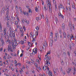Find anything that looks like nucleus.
Here are the masks:
<instances>
[{
    "mask_svg": "<svg viewBox=\"0 0 76 76\" xmlns=\"http://www.w3.org/2000/svg\"><path fill=\"white\" fill-rule=\"evenodd\" d=\"M7 31V29L6 28H4L3 32H4V36L5 38V39H6V38L7 37V35H6V32Z\"/></svg>",
    "mask_w": 76,
    "mask_h": 76,
    "instance_id": "20e7f679",
    "label": "nucleus"
},
{
    "mask_svg": "<svg viewBox=\"0 0 76 76\" xmlns=\"http://www.w3.org/2000/svg\"><path fill=\"white\" fill-rule=\"evenodd\" d=\"M10 3H12V0H8Z\"/></svg>",
    "mask_w": 76,
    "mask_h": 76,
    "instance_id": "a18cd8bd",
    "label": "nucleus"
},
{
    "mask_svg": "<svg viewBox=\"0 0 76 76\" xmlns=\"http://www.w3.org/2000/svg\"><path fill=\"white\" fill-rule=\"evenodd\" d=\"M35 39H34V38H33V39L32 40V43L31 44V47H32L33 46V44L34 43V42H35Z\"/></svg>",
    "mask_w": 76,
    "mask_h": 76,
    "instance_id": "9b49d317",
    "label": "nucleus"
},
{
    "mask_svg": "<svg viewBox=\"0 0 76 76\" xmlns=\"http://www.w3.org/2000/svg\"><path fill=\"white\" fill-rule=\"evenodd\" d=\"M26 23L28 25H29V21L28 20H26Z\"/></svg>",
    "mask_w": 76,
    "mask_h": 76,
    "instance_id": "473e14b6",
    "label": "nucleus"
},
{
    "mask_svg": "<svg viewBox=\"0 0 76 76\" xmlns=\"http://www.w3.org/2000/svg\"><path fill=\"white\" fill-rule=\"evenodd\" d=\"M29 6H27V8L29 10V9H30V8H29Z\"/></svg>",
    "mask_w": 76,
    "mask_h": 76,
    "instance_id": "6e6d98bb",
    "label": "nucleus"
},
{
    "mask_svg": "<svg viewBox=\"0 0 76 76\" xmlns=\"http://www.w3.org/2000/svg\"><path fill=\"white\" fill-rule=\"evenodd\" d=\"M55 10L56 12L57 11V5H55Z\"/></svg>",
    "mask_w": 76,
    "mask_h": 76,
    "instance_id": "393cba45",
    "label": "nucleus"
},
{
    "mask_svg": "<svg viewBox=\"0 0 76 76\" xmlns=\"http://www.w3.org/2000/svg\"><path fill=\"white\" fill-rule=\"evenodd\" d=\"M36 19L37 20V21H38V20H39V17H36Z\"/></svg>",
    "mask_w": 76,
    "mask_h": 76,
    "instance_id": "2f4dec72",
    "label": "nucleus"
},
{
    "mask_svg": "<svg viewBox=\"0 0 76 76\" xmlns=\"http://www.w3.org/2000/svg\"><path fill=\"white\" fill-rule=\"evenodd\" d=\"M43 46H44V47H47V42H44V43L43 44Z\"/></svg>",
    "mask_w": 76,
    "mask_h": 76,
    "instance_id": "ddd939ff",
    "label": "nucleus"
},
{
    "mask_svg": "<svg viewBox=\"0 0 76 76\" xmlns=\"http://www.w3.org/2000/svg\"><path fill=\"white\" fill-rule=\"evenodd\" d=\"M18 65L19 66H21V64L20 63H19L18 64Z\"/></svg>",
    "mask_w": 76,
    "mask_h": 76,
    "instance_id": "4d7b16f0",
    "label": "nucleus"
},
{
    "mask_svg": "<svg viewBox=\"0 0 76 76\" xmlns=\"http://www.w3.org/2000/svg\"><path fill=\"white\" fill-rule=\"evenodd\" d=\"M65 26V24L63 23L62 24V27Z\"/></svg>",
    "mask_w": 76,
    "mask_h": 76,
    "instance_id": "c03bdc74",
    "label": "nucleus"
},
{
    "mask_svg": "<svg viewBox=\"0 0 76 76\" xmlns=\"http://www.w3.org/2000/svg\"><path fill=\"white\" fill-rule=\"evenodd\" d=\"M48 5H49V13H52V9L51 7V4H50V1H49V0H48Z\"/></svg>",
    "mask_w": 76,
    "mask_h": 76,
    "instance_id": "7ed1b4c3",
    "label": "nucleus"
},
{
    "mask_svg": "<svg viewBox=\"0 0 76 76\" xmlns=\"http://www.w3.org/2000/svg\"><path fill=\"white\" fill-rule=\"evenodd\" d=\"M11 56H14V54L11 53Z\"/></svg>",
    "mask_w": 76,
    "mask_h": 76,
    "instance_id": "bf43d9fd",
    "label": "nucleus"
},
{
    "mask_svg": "<svg viewBox=\"0 0 76 76\" xmlns=\"http://www.w3.org/2000/svg\"><path fill=\"white\" fill-rule=\"evenodd\" d=\"M51 35L52 36V38H53V32L51 33Z\"/></svg>",
    "mask_w": 76,
    "mask_h": 76,
    "instance_id": "5fc2aeb1",
    "label": "nucleus"
},
{
    "mask_svg": "<svg viewBox=\"0 0 76 76\" xmlns=\"http://www.w3.org/2000/svg\"><path fill=\"white\" fill-rule=\"evenodd\" d=\"M0 32H3V30L1 28V23H0Z\"/></svg>",
    "mask_w": 76,
    "mask_h": 76,
    "instance_id": "dca6fc26",
    "label": "nucleus"
},
{
    "mask_svg": "<svg viewBox=\"0 0 76 76\" xmlns=\"http://www.w3.org/2000/svg\"><path fill=\"white\" fill-rule=\"evenodd\" d=\"M55 35L56 36V38L57 39L58 38V33H55Z\"/></svg>",
    "mask_w": 76,
    "mask_h": 76,
    "instance_id": "f3484780",
    "label": "nucleus"
},
{
    "mask_svg": "<svg viewBox=\"0 0 76 76\" xmlns=\"http://www.w3.org/2000/svg\"><path fill=\"white\" fill-rule=\"evenodd\" d=\"M50 51L49 52H48L47 53V55H48V54H50Z\"/></svg>",
    "mask_w": 76,
    "mask_h": 76,
    "instance_id": "09e8293b",
    "label": "nucleus"
},
{
    "mask_svg": "<svg viewBox=\"0 0 76 76\" xmlns=\"http://www.w3.org/2000/svg\"><path fill=\"white\" fill-rule=\"evenodd\" d=\"M63 35L64 38H66V33L65 32H63Z\"/></svg>",
    "mask_w": 76,
    "mask_h": 76,
    "instance_id": "f8f14e48",
    "label": "nucleus"
},
{
    "mask_svg": "<svg viewBox=\"0 0 76 76\" xmlns=\"http://www.w3.org/2000/svg\"><path fill=\"white\" fill-rule=\"evenodd\" d=\"M60 70L61 71H62L63 70V69H62V68H60Z\"/></svg>",
    "mask_w": 76,
    "mask_h": 76,
    "instance_id": "338daca9",
    "label": "nucleus"
},
{
    "mask_svg": "<svg viewBox=\"0 0 76 76\" xmlns=\"http://www.w3.org/2000/svg\"><path fill=\"white\" fill-rule=\"evenodd\" d=\"M4 59H6V56H4Z\"/></svg>",
    "mask_w": 76,
    "mask_h": 76,
    "instance_id": "680f3d73",
    "label": "nucleus"
},
{
    "mask_svg": "<svg viewBox=\"0 0 76 76\" xmlns=\"http://www.w3.org/2000/svg\"><path fill=\"white\" fill-rule=\"evenodd\" d=\"M59 32L60 34H61V32H62V31L61 29L59 30Z\"/></svg>",
    "mask_w": 76,
    "mask_h": 76,
    "instance_id": "c9c22d12",
    "label": "nucleus"
},
{
    "mask_svg": "<svg viewBox=\"0 0 76 76\" xmlns=\"http://www.w3.org/2000/svg\"><path fill=\"white\" fill-rule=\"evenodd\" d=\"M23 29L24 30V31H25V26H23Z\"/></svg>",
    "mask_w": 76,
    "mask_h": 76,
    "instance_id": "13d9d810",
    "label": "nucleus"
},
{
    "mask_svg": "<svg viewBox=\"0 0 76 76\" xmlns=\"http://www.w3.org/2000/svg\"><path fill=\"white\" fill-rule=\"evenodd\" d=\"M1 42V46H3L4 45V41L3 40V39H0Z\"/></svg>",
    "mask_w": 76,
    "mask_h": 76,
    "instance_id": "0eeeda50",
    "label": "nucleus"
},
{
    "mask_svg": "<svg viewBox=\"0 0 76 76\" xmlns=\"http://www.w3.org/2000/svg\"><path fill=\"white\" fill-rule=\"evenodd\" d=\"M10 34L9 35L10 37H12L13 38H15V32H14L13 30H12V28L10 27Z\"/></svg>",
    "mask_w": 76,
    "mask_h": 76,
    "instance_id": "f257e3e1",
    "label": "nucleus"
},
{
    "mask_svg": "<svg viewBox=\"0 0 76 76\" xmlns=\"http://www.w3.org/2000/svg\"><path fill=\"white\" fill-rule=\"evenodd\" d=\"M20 11L21 13V14L22 15V9H20Z\"/></svg>",
    "mask_w": 76,
    "mask_h": 76,
    "instance_id": "72a5a7b5",
    "label": "nucleus"
},
{
    "mask_svg": "<svg viewBox=\"0 0 76 76\" xmlns=\"http://www.w3.org/2000/svg\"><path fill=\"white\" fill-rule=\"evenodd\" d=\"M73 69H74V71H73L72 73H73V75H75L76 74V68H75V67H73Z\"/></svg>",
    "mask_w": 76,
    "mask_h": 76,
    "instance_id": "1a4fd4ad",
    "label": "nucleus"
},
{
    "mask_svg": "<svg viewBox=\"0 0 76 76\" xmlns=\"http://www.w3.org/2000/svg\"><path fill=\"white\" fill-rule=\"evenodd\" d=\"M20 32H21L22 33L23 32V29H22L21 27L20 28Z\"/></svg>",
    "mask_w": 76,
    "mask_h": 76,
    "instance_id": "412c9836",
    "label": "nucleus"
},
{
    "mask_svg": "<svg viewBox=\"0 0 76 76\" xmlns=\"http://www.w3.org/2000/svg\"><path fill=\"white\" fill-rule=\"evenodd\" d=\"M53 3L54 4H56V1L55 0H53Z\"/></svg>",
    "mask_w": 76,
    "mask_h": 76,
    "instance_id": "58836bf2",
    "label": "nucleus"
},
{
    "mask_svg": "<svg viewBox=\"0 0 76 76\" xmlns=\"http://www.w3.org/2000/svg\"><path fill=\"white\" fill-rule=\"evenodd\" d=\"M58 7L59 10H60V8H63V6L62 5H61H61L58 6Z\"/></svg>",
    "mask_w": 76,
    "mask_h": 76,
    "instance_id": "4468645a",
    "label": "nucleus"
},
{
    "mask_svg": "<svg viewBox=\"0 0 76 76\" xmlns=\"http://www.w3.org/2000/svg\"><path fill=\"white\" fill-rule=\"evenodd\" d=\"M7 27H9V23H7Z\"/></svg>",
    "mask_w": 76,
    "mask_h": 76,
    "instance_id": "603ef678",
    "label": "nucleus"
},
{
    "mask_svg": "<svg viewBox=\"0 0 76 76\" xmlns=\"http://www.w3.org/2000/svg\"><path fill=\"white\" fill-rule=\"evenodd\" d=\"M35 10L36 12H38V8H37V7L35 8Z\"/></svg>",
    "mask_w": 76,
    "mask_h": 76,
    "instance_id": "a878e982",
    "label": "nucleus"
},
{
    "mask_svg": "<svg viewBox=\"0 0 76 76\" xmlns=\"http://www.w3.org/2000/svg\"><path fill=\"white\" fill-rule=\"evenodd\" d=\"M69 48H70V50H72V46L71 45H70L69 46Z\"/></svg>",
    "mask_w": 76,
    "mask_h": 76,
    "instance_id": "49530a36",
    "label": "nucleus"
},
{
    "mask_svg": "<svg viewBox=\"0 0 76 76\" xmlns=\"http://www.w3.org/2000/svg\"><path fill=\"white\" fill-rule=\"evenodd\" d=\"M66 11L68 10V8H67V7H66Z\"/></svg>",
    "mask_w": 76,
    "mask_h": 76,
    "instance_id": "0e129e2a",
    "label": "nucleus"
},
{
    "mask_svg": "<svg viewBox=\"0 0 76 76\" xmlns=\"http://www.w3.org/2000/svg\"><path fill=\"white\" fill-rule=\"evenodd\" d=\"M3 51V48H1L0 49V51L1 52Z\"/></svg>",
    "mask_w": 76,
    "mask_h": 76,
    "instance_id": "a19ab883",
    "label": "nucleus"
},
{
    "mask_svg": "<svg viewBox=\"0 0 76 76\" xmlns=\"http://www.w3.org/2000/svg\"><path fill=\"white\" fill-rule=\"evenodd\" d=\"M58 15L59 17L61 16L62 15H61V12H59V13L58 14Z\"/></svg>",
    "mask_w": 76,
    "mask_h": 76,
    "instance_id": "c85d7f7f",
    "label": "nucleus"
},
{
    "mask_svg": "<svg viewBox=\"0 0 76 76\" xmlns=\"http://www.w3.org/2000/svg\"><path fill=\"white\" fill-rule=\"evenodd\" d=\"M7 42H10V43L11 42V41H10V40H9L8 39L7 40Z\"/></svg>",
    "mask_w": 76,
    "mask_h": 76,
    "instance_id": "f704fd0d",
    "label": "nucleus"
},
{
    "mask_svg": "<svg viewBox=\"0 0 76 76\" xmlns=\"http://www.w3.org/2000/svg\"><path fill=\"white\" fill-rule=\"evenodd\" d=\"M61 16V18H64V16L63 15H62Z\"/></svg>",
    "mask_w": 76,
    "mask_h": 76,
    "instance_id": "774afa93",
    "label": "nucleus"
},
{
    "mask_svg": "<svg viewBox=\"0 0 76 76\" xmlns=\"http://www.w3.org/2000/svg\"><path fill=\"white\" fill-rule=\"evenodd\" d=\"M44 9L45 10V11H46V10H47L48 9V8H47H47H46V6L45 5H44Z\"/></svg>",
    "mask_w": 76,
    "mask_h": 76,
    "instance_id": "aec40b11",
    "label": "nucleus"
},
{
    "mask_svg": "<svg viewBox=\"0 0 76 76\" xmlns=\"http://www.w3.org/2000/svg\"><path fill=\"white\" fill-rule=\"evenodd\" d=\"M28 12L30 13H32V11H31V10L30 9L28 10Z\"/></svg>",
    "mask_w": 76,
    "mask_h": 76,
    "instance_id": "b1692460",
    "label": "nucleus"
},
{
    "mask_svg": "<svg viewBox=\"0 0 76 76\" xmlns=\"http://www.w3.org/2000/svg\"><path fill=\"white\" fill-rule=\"evenodd\" d=\"M36 34H37V35H38V31H37L36 32Z\"/></svg>",
    "mask_w": 76,
    "mask_h": 76,
    "instance_id": "37998d69",
    "label": "nucleus"
},
{
    "mask_svg": "<svg viewBox=\"0 0 76 76\" xmlns=\"http://www.w3.org/2000/svg\"><path fill=\"white\" fill-rule=\"evenodd\" d=\"M1 38L0 39H3V33H1Z\"/></svg>",
    "mask_w": 76,
    "mask_h": 76,
    "instance_id": "a211bd4d",
    "label": "nucleus"
},
{
    "mask_svg": "<svg viewBox=\"0 0 76 76\" xmlns=\"http://www.w3.org/2000/svg\"><path fill=\"white\" fill-rule=\"evenodd\" d=\"M67 53L68 56H70V52L69 51H68Z\"/></svg>",
    "mask_w": 76,
    "mask_h": 76,
    "instance_id": "c756f323",
    "label": "nucleus"
},
{
    "mask_svg": "<svg viewBox=\"0 0 76 76\" xmlns=\"http://www.w3.org/2000/svg\"><path fill=\"white\" fill-rule=\"evenodd\" d=\"M17 41L15 40V41H13L12 42V46L13 47H16L18 45V43L17 42Z\"/></svg>",
    "mask_w": 76,
    "mask_h": 76,
    "instance_id": "39448f33",
    "label": "nucleus"
},
{
    "mask_svg": "<svg viewBox=\"0 0 76 76\" xmlns=\"http://www.w3.org/2000/svg\"><path fill=\"white\" fill-rule=\"evenodd\" d=\"M37 48H36L35 49H34L33 50L32 54H33V55H35V54H37Z\"/></svg>",
    "mask_w": 76,
    "mask_h": 76,
    "instance_id": "423d86ee",
    "label": "nucleus"
},
{
    "mask_svg": "<svg viewBox=\"0 0 76 76\" xmlns=\"http://www.w3.org/2000/svg\"><path fill=\"white\" fill-rule=\"evenodd\" d=\"M70 31H72V27H70Z\"/></svg>",
    "mask_w": 76,
    "mask_h": 76,
    "instance_id": "052dcab7",
    "label": "nucleus"
},
{
    "mask_svg": "<svg viewBox=\"0 0 76 76\" xmlns=\"http://www.w3.org/2000/svg\"><path fill=\"white\" fill-rule=\"evenodd\" d=\"M26 14L27 15V16H28L29 15V13L28 12H26Z\"/></svg>",
    "mask_w": 76,
    "mask_h": 76,
    "instance_id": "e2e57ef3",
    "label": "nucleus"
},
{
    "mask_svg": "<svg viewBox=\"0 0 76 76\" xmlns=\"http://www.w3.org/2000/svg\"><path fill=\"white\" fill-rule=\"evenodd\" d=\"M23 56V53H22L20 55V57H22Z\"/></svg>",
    "mask_w": 76,
    "mask_h": 76,
    "instance_id": "864d4df0",
    "label": "nucleus"
},
{
    "mask_svg": "<svg viewBox=\"0 0 76 76\" xmlns=\"http://www.w3.org/2000/svg\"><path fill=\"white\" fill-rule=\"evenodd\" d=\"M30 37H33V39L34 38V39L35 40V38H36V35H33V36H32V37H31L30 36Z\"/></svg>",
    "mask_w": 76,
    "mask_h": 76,
    "instance_id": "2eb2a0df",
    "label": "nucleus"
},
{
    "mask_svg": "<svg viewBox=\"0 0 76 76\" xmlns=\"http://www.w3.org/2000/svg\"><path fill=\"white\" fill-rule=\"evenodd\" d=\"M36 30H37V31H38V30H39V27H38V26H36Z\"/></svg>",
    "mask_w": 76,
    "mask_h": 76,
    "instance_id": "cd10ccee",
    "label": "nucleus"
},
{
    "mask_svg": "<svg viewBox=\"0 0 76 76\" xmlns=\"http://www.w3.org/2000/svg\"><path fill=\"white\" fill-rule=\"evenodd\" d=\"M12 49V47L10 45H8V51H10V50Z\"/></svg>",
    "mask_w": 76,
    "mask_h": 76,
    "instance_id": "9d476101",
    "label": "nucleus"
},
{
    "mask_svg": "<svg viewBox=\"0 0 76 76\" xmlns=\"http://www.w3.org/2000/svg\"><path fill=\"white\" fill-rule=\"evenodd\" d=\"M40 17H42V18H43V19H44V15H41Z\"/></svg>",
    "mask_w": 76,
    "mask_h": 76,
    "instance_id": "e433bc0d",
    "label": "nucleus"
},
{
    "mask_svg": "<svg viewBox=\"0 0 76 76\" xmlns=\"http://www.w3.org/2000/svg\"><path fill=\"white\" fill-rule=\"evenodd\" d=\"M62 28L63 30H64L65 29V26L62 27Z\"/></svg>",
    "mask_w": 76,
    "mask_h": 76,
    "instance_id": "de8ad7c7",
    "label": "nucleus"
},
{
    "mask_svg": "<svg viewBox=\"0 0 76 76\" xmlns=\"http://www.w3.org/2000/svg\"><path fill=\"white\" fill-rule=\"evenodd\" d=\"M23 13L24 14V15L25 16L26 15V13H25L23 11Z\"/></svg>",
    "mask_w": 76,
    "mask_h": 76,
    "instance_id": "3c124183",
    "label": "nucleus"
},
{
    "mask_svg": "<svg viewBox=\"0 0 76 76\" xmlns=\"http://www.w3.org/2000/svg\"><path fill=\"white\" fill-rule=\"evenodd\" d=\"M4 9V10H3ZM2 10H3V13H4V11H6V10H7V6H5V7H4V8H3Z\"/></svg>",
    "mask_w": 76,
    "mask_h": 76,
    "instance_id": "6e6552de",
    "label": "nucleus"
},
{
    "mask_svg": "<svg viewBox=\"0 0 76 76\" xmlns=\"http://www.w3.org/2000/svg\"><path fill=\"white\" fill-rule=\"evenodd\" d=\"M48 18L47 17H46V22H47V23L48 22Z\"/></svg>",
    "mask_w": 76,
    "mask_h": 76,
    "instance_id": "bb28decb",
    "label": "nucleus"
},
{
    "mask_svg": "<svg viewBox=\"0 0 76 76\" xmlns=\"http://www.w3.org/2000/svg\"><path fill=\"white\" fill-rule=\"evenodd\" d=\"M55 19H56V24H57V23H58V19H57V18H55Z\"/></svg>",
    "mask_w": 76,
    "mask_h": 76,
    "instance_id": "6ab92c4d",
    "label": "nucleus"
},
{
    "mask_svg": "<svg viewBox=\"0 0 76 76\" xmlns=\"http://www.w3.org/2000/svg\"><path fill=\"white\" fill-rule=\"evenodd\" d=\"M46 57L45 58V61L46 62V64H48V62H49V60H51V58L50 56H48L47 55L45 56Z\"/></svg>",
    "mask_w": 76,
    "mask_h": 76,
    "instance_id": "f03ea898",
    "label": "nucleus"
},
{
    "mask_svg": "<svg viewBox=\"0 0 76 76\" xmlns=\"http://www.w3.org/2000/svg\"><path fill=\"white\" fill-rule=\"evenodd\" d=\"M43 70H45L47 69V67L46 66H45L43 67Z\"/></svg>",
    "mask_w": 76,
    "mask_h": 76,
    "instance_id": "4be33fe9",
    "label": "nucleus"
},
{
    "mask_svg": "<svg viewBox=\"0 0 76 76\" xmlns=\"http://www.w3.org/2000/svg\"><path fill=\"white\" fill-rule=\"evenodd\" d=\"M6 15H9V11L7 10Z\"/></svg>",
    "mask_w": 76,
    "mask_h": 76,
    "instance_id": "ea45409f",
    "label": "nucleus"
},
{
    "mask_svg": "<svg viewBox=\"0 0 76 76\" xmlns=\"http://www.w3.org/2000/svg\"><path fill=\"white\" fill-rule=\"evenodd\" d=\"M15 25H18V21H15Z\"/></svg>",
    "mask_w": 76,
    "mask_h": 76,
    "instance_id": "8fccbe9b",
    "label": "nucleus"
},
{
    "mask_svg": "<svg viewBox=\"0 0 76 76\" xmlns=\"http://www.w3.org/2000/svg\"><path fill=\"white\" fill-rule=\"evenodd\" d=\"M67 37H68V38L69 39L70 38V34H69V33H67Z\"/></svg>",
    "mask_w": 76,
    "mask_h": 76,
    "instance_id": "5701e85b",
    "label": "nucleus"
},
{
    "mask_svg": "<svg viewBox=\"0 0 76 76\" xmlns=\"http://www.w3.org/2000/svg\"><path fill=\"white\" fill-rule=\"evenodd\" d=\"M20 43L21 44H24V42L23 41H21L20 42Z\"/></svg>",
    "mask_w": 76,
    "mask_h": 76,
    "instance_id": "7c9ffc66",
    "label": "nucleus"
},
{
    "mask_svg": "<svg viewBox=\"0 0 76 76\" xmlns=\"http://www.w3.org/2000/svg\"><path fill=\"white\" fill-rule=\"evenodd\" d=\"M69 26H72V22H71L69 21Z\"/></svg>",
    "mask_w": 76,
    "mask_h": 76,
    "instance_id": "4c0bfd02",
    "label": "nucleus"
},
{
    "mask_svg": "<svg viewBox=\"0 0 76 76\" xmlns=\"http://www.w3.org/2000/svg\"><path fill=\"white\" fill-rule=\"evenodd\" d=\"M62 34H61L60 35V38H62Z\"/></svg>",
    "mask_w": 76,
    "mask_h": 76,
    "instance_id": "69168bd1",
    "label": "nucleus"
},
{
    "mask_svg": "<svg viewBox=\"0 0 76 76\" xmlns=\"http://www.w3.org/2000/svg\"><path fill=\"white\" fill-rule=\"evenodd\" d=\"M53 72L54 73V74H55L56 73V69L53 70Z\"/></svg>",
    "mask_w": 76,
    "mask_h": 76,
    "instance_id": "79ce46f5",
    "label": "nucleus"
}]
</instances>
